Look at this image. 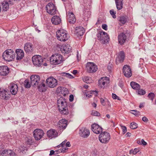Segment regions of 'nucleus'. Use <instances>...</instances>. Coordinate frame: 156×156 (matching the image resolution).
Here are the masks:
<instances>
[{
  "label": "nucleus",
  "mask_w": 156,
  "mask_h": 156,
  "mask_svg": "<svg viewBox=\"0 0 156 156\" xmlns=\"http://www.w3.org/2000/svg\"><path fill=\"white\" fill-rule=\"evenodd\" d=\"M57 103L58 109L61 114L67 115L69 114L67 101L65 98L62 97L58 99Z\"/></svg>",
  "instance_id": "1"
},
{
  "label": "nucleus",
  "mask_w": 156,
  "mask_h": 156,
  "mask_svg": "<svg viewBox=\"0 0 156 156\" xmlns=\"http://www.w3.org/2000/svg\"><path fill=\"white\" fill-rule=\"evenodd\" d=\"M50 63L53 65H57L61 63L62 62V56L58 54L52 55L50 58Z\"/></svg>",
  "instance_id": "2"
},
{
  "label": "nucleus",
  "mask_w": 156,
  "mask_h": 156,
  "mask_svg": "<svg viewBox=\"0 0 156 156\" xmlns=\"http://www.w3.org/2000/svg\"><path fill=\"white\" fill-rule=\"evenodd\" d=\"M56 36L57 39L61 41H65L69 38V36L67 32L63 30L60 29L56 32Z\"/></svg>",
  "instance_id": "3"
},
{
  "label": "nucleus",
  "mask_w": 156,
  "mask_h": 156,
  "mask_svg": "<svg viewBox=\"0 0 156 156\" xmlns=\"http://www.w3.org/2000/svg\"><path fill=\"white\" fill-rule=\"evenodd\" d=\"M2 57L6 61H12L15 57V52L11 49L6 50L3 54Z\"/></svg>",
  "instance_id": "4"
},
{
  "label": "nucleus",
  "mask_w": 156,
  "mask_h": 156,
  "mask_svg": "<svg viewBox=\"0 0 156 156\" xmlns=\"http://www.w3.org/2000/svg\"><path fill=\"white\" fill-rule=\"evenodd\" d=\"M97 37L98 40L101 41L103 44L108 42L109 41L108 35L107 33L103 31H99L97 34Z\"/></svg>",
  "instance_id": "5"
},
{
  "label": "nucleus",
  "mask_w": 156,
  "mask_h": 156,
  "mask_svg": "<svg viewBox=\"0 0 156 156\" xmlns=\"http://www.w3.org/2000/svg\"><path fill=\"white\" fill-rule=\"evenodd\" d=\"M110 139V134L107 132H102L99 136V140L102 143H107Z\"/></svg>",
  "instance_id": "6"
},
{
  "label": "nucleus",
  "mask_w": 156,
  "mask_h": 156,
  "mask_svg": "<svg viewBox=\"0 0 156 156\" xmlns=\"http://www.w3.org/2000/svg\"><path fill=\"white\" fill-rule=\"evenodd\" d=\"M46 9L47 12L51 15H54L58 12L56 7L52 2L49 3L46 5Z\"/></svg>",
  "instance_id": "7"
},
{
  "label": "nucleus",
  "mask_w": 156,
  "mask_h": 156,
  "mask_svg": "<svg viewBox=\"0 0 156 156\" xmlns=\"http://www.w3.org/2000/svg\"><path fill=\"white\" fill-rule=\"evenodd\" d=\"M44 59L40 55H36L32 58V61L33 64L36 66L40 67L42 65Z\"/></svg>",
  "instance_id": "8"
},
{
  "label": "nucleus",
  "mask_w": 156,
  "mask_h": 156,
  "mask_svg": "<svg viewBox=\"0 0 156 156\" xmlns=\"http://www.w3.org/2000/svg\"><path fill=\"white\" fill-rule=\"evenodd\" d=\"M46 85L48 87L53 88L56 86L58 84V81L52 77L48 78L46 80Z\"/></svg>",
  "instance_id": "9"
},
{
  "label": "nucleus",
  "mask_w": 156,
  "mask_h": 156,
  "mask_svg": "<svg viewBox=\"0 0 156 156\" xmlns=\"http://www.w3.org/2000/svg\"><path fill=\"white\" fill-rule=\"evenodd\" d=\"M44 134L43 131L41 129H36L33 132L34 136L36 140H40Z\"/></svg>",
  "instance_id": "10"
},
{
  "label": "nucleus",
  "mask_w": 156,
  "mask_h": 156,
  "mask_svg": "<svg viewBox=\"0 0 156 156\" xmlns=\"http://www.w3.org/2000/svg\"><path fill=\"white\" fill-rule=\"evenodd\" d=\"M122 71L124 76L127 78H129L132 76V71L129 66L125 65L122 68Z\"/></svg>",
  "instance_id": "11"
},
{
  "label": "nucleus",
  "mask_w": 156,
  "mask_h": 156,
  "mask_svg": "<svg viewBox=\"0 0 156 156\" xmlns=\"http://www.w3.org/2000/svg\"><path fill=\"white\" fill-rule=\"evenodd\" d=\"M31 84L33 86H38L40 80V76L37 75H32L30 77Z\"/></svg>",
  "instance_id": "12"
},
{
  "label": "nucleus",
  "mask_w": 156,
  "mask_h": 156,
  "mask_svg": "<svg viewBox=\"0 0 156 156\" xmlns=\"http://www.w3.org/2000/svg\"><path fill=\"white\" fill-rule=\"evenodd\" d=\"M18 86L14 83H10L9 85L8 88L10 93L12 95H15L18 91Z\"/></svg>",
  "instance_id": "13"
},
{
  "label": "nucleus",
  "mask_w": 156,
  "mask_h": 156,
  "mask_svg": "<svg viewBox=\"0 0 156 156\" xmlns=\"http://www.w3.org/2000/svg\"><path fill=\"white\" fill-rule=\"evenodd\" d=\"M86 68L87 72L89 73L95 72L98 69L97 66L93 63L92 62L87 63Z\"/></svg>",
  "instance_id": "14"
},
{
  "label": "nucleus",
  "mask_w": 156,
  "mask_h": 156,
  "mask_svg": "<svg viewBox=\"0 0 156 156\" xmlns=\"http://www.w3.org/2000/svg\"><path fill=\"white\" fill-rule=\"evenodd\" d=\"M10 95V94L9 91L0 88V96L3 99L8 100L9 98Z\"/></svg>",
  "instance_id": "15"
},
{
  "label": "nucleus",
  "mask_w": 156,
  "mask_h": 156,
  "mask_svg": "<svg viewBox=\"0 0 156 156\" xmlns=\"http://www.w3.org/2000/svg\"><path fill=\"white\" fill-rule=\"evenodd\" d=\"M67 120L65 119H62L59 121L57 126L60 130L62 131L66 129L67 125Z\"/></svg>",
  "instance_id": "16"
},
{
  "label": "nucleus",
  "mask_w": 156,
  "mask_h": 156,
  "mask_svg": "<svg viewBox=\"0 0 156 156\" xmlns=\"http://www.w3.org/2000/svg\"><path fill=\"white\" fill-rule=\"evenodd\" d=\"M91 128L92 131L95 133L99 134L102 132V128L97 124H93L92 125Z\"/></svg>",
  "instance_id": "17"
},
{
  "label": "nucleus",
  "mask_w": 156,
  "mask_h": 156,
  "mask_svg": "<svg viewBox=\"0 0 156 156\" xmlns=\"http://www.w3.org/2000/svg\"><path fill=\"white\" fill-rule=\"evenodd\" d=\"M125 58V55L124 52L122 51H120L117 57L116 58V64H117L119 63L122 62L124 60Z\"/></svg>",
  "instance_id": "18"
},
{
  "label": "nucleus",
  "mask_w": 156,
  "mask_h": 156,
  "mask_svg": "<svg viewBox=\"0 0 156 156\" xmlns=\"http://www.w3.org/2000/svg\"><path fill=\"white\" fill-rule=\"evenodd\" d=\"M24 50L26 53H30L34 51V47L33 44L30 43H27L24 45Z\"/></svg>",
  "instance_id": "19"
},
{
  "label": "nucleus",
  "mask_w": 156,
  "mask_h": 156,
  "mask_svg": "<svg viewBox=\"0 0 156 156\" xmlns=\"http://www.w3.org/2000/svg\"><path fill=\"white\" fill-rule=\"evenodd\" d=\"M9 73V69L6 66H0V75L3 76L7 75Z\"/></svg>",
  "instance_id": "20"
},
{
  "label": "nucleus",
  "mask_w": 156,
  "mask_h": 156,
  "mask_svg": "<svg viewBox=\"0 0 156 156\" xmlns=\"http://www.w3.org/2000/svg\"><path fill=\"white\" fill-rule=\"evenodd\" d=\"M90 134L89 130L86 128H82L80 130V136L84 138L87 137Z\"/></svg>",
  "instance_id": "21"
},
{
  "label": "nucleus",
  "mask_w": 156,
  "mask_h": 156,
  "mask_svg": "<svg viewBox=\"0 0 156 156\" xmlns=\"http://www.w3.org/2000/svg\"><path fill=\"white\" fill-rule=\"evenodd\" d=\"M60 50L62 53L68 54L71 51V48L70 46L68 47L66 45H62L61 47Z\"/></svg>",
  "instance_id": "22"
},
{
  "label": "nucleus",
  "mask_w": 156,
  "mask_h": 156,
  "mask_svg": "<svg viewBox=\"0 0 156 156\" xmlns=\"http://www.w3.org/2000/svg\"><path fill=\"white\" fill-rule=\"evenodd\" d=\"M67 17L68 21L70 23L74 24L76 22L75 16L72 12H68Z\"/></svg>",
  "instance_id": "23"
},
{
  "label": "nucleus",
  "mask_w": 156,
  "mask_h": 156,
  "mask_svg": "<svg viewBox=\"0 0 156 156\" xmlns=\"http://www.w3.org/2000/svg\"><path fill=\"white\" fill-rule=\"evenodd\" d=\"M85 30L84 28L81 26L76 27V28L75 32L77 36H82L84 33Z\"/></svg>",
  "instance_id": "24"
},
{
  "label": "nucleus",
  "mask_w": 156,
  "mask_h": 156,
  "mask_svg": "<svg viewBox=\"0 0 156 156\" xmlns=\"http://www.w3.org/2000/svg\"><path fill=\"white\" fill-rule=\"evenodd\" d=\"M58 133L54 129H50L47 132V136L51 138L55 137L58 136Z\"/></svg>",
  "instance_id": "25"
},
{
  "label": "nucleus",
  "mask_w": 156,
  "mask_h": 156,
  "mask_svg": "<svg viewBox=\"0 0 156 156\" xmlns=\"http://www.w3.org/2000/svg\"><path fill=\"white\" fill-rule=\"evenodd\" d=\"M126 36L123 33L120 34L118 36V41L121 44H123L125 42Z\"/></svg>",
  "instance_id": "26"
},
{
  "label": "nucleus",
  "mask_w": 156,
  "mask_h": 156,
  "mask_svg": "<svg viewBox=\"0 0 156 156\" xmlns=\"http://www.w3.org/2000/svg\"><path fill=\"white\" fill-rule=\"evenodd\" d=\"M16 52L17 54L16 59L20 60L22 59L24 55L23 51L21 49H18L16 50Z\"/></svg>",
  "instance_id": "27"
},
{
  "label": "nucleus",
  "mask_w": 156,
  "mask_h": 156,
  "mask_svg": "<svg viewBox=\"0 0 156 156\" xmlns=\"http://www.w3.org/2000/svg\"><path fill=\"white\" fill-rule=\"evenodd\" d=\"M51 21L53 24L54 25H58L61 22V19L57 16H54L52 18Z\"/></svg>",
  "instance_id": "28"
},
{
  "label": "nucleus",
  "mask_w": 156,
  "mask_h": 156,
  "mask_svg": "<svg viewBox=\"0 0 156 156\" xmlns=\"http://www.w3.org/2000/svg\"><path fill=\"white\" fill-rule=\"evenodd\" d=\"M107 77H101L98 80V85L101 87H104L106 83H107Z\"/></svg>",
  "instance_id": "29"
},
{
  "label": "nucleus",
  "mask_w": 156,
  "mask_h": 156,
  "mask_svg": "<svg viewBox=\"0 0 156 156\" xmlns=\"http://www.w3.org/2000/svg\"><path fill=\"white\" fill-rule=\"evenodd\" d=\"M2 9L4 11H6L9 9V4L7 2L4 1L2 3Z\"/></svg>",
  "instance_id": "30"
},
{
  "label": "nucleus",
  "mask_w": 156,
  "mask_h": 156,
  "mask_svg": "<svg viewBox=\"0 0 156 156\" xmlns=\"http://www.w3.org/2000/svg\"><path fill=\"white\" fill-rule=\"evenodd\" d=\"M130 85L133 89L136 90L140 88V86L139 84L133 81L130 83Z\"/></svg>",
  "instance_id": "31"
},
{
  "label": "nucleus",
  "mask_w": 156,
  "mask_h": 156,
  "mask_svg": "<svg viewBox=\"0 0 156 156\" xmlns=\"http://www.w3.org/2000/svg\"><path fill=\"white\" fill-rule=\"evenodd\" d=\"M115 2L117 9L118 10L122 9L123 5L122 0H115Z\"/></svg>",
  "instance_id": "32"
},
{
  "label": "nucleus",
  "mask_w": 156,
  "mask_h": 156,
  "mask_svg": "<svg viewBox=\"0 0 156 156\" xmlns=\"http://www.w3.org/2000/svg\"><path fill=\"white\" fill-rule=\"evenodd\" d=\"M39 90L41 92H44L46 90V86L45 84L41 83L37 86Z\"/></svg>",
  "instance_id": "33"
},
{
  "label": "nucleus",
  "mask_w": 156,
  "mask_h": 156,
  "mask_svg": "<svg viewBox=\"0 0 156 156\" xmlns=\"http://www.w3.org/2000/svg\"><path fill=\"white\" fill-rule=\"evenodd\" d=\"M32 139L30 137H26L25 139V143L26 144L31 145L33 143Z\"/></svg>",
  "instance_id": "34"
},
{
  "label": "nucleus",
  "mask_w": 156,
  "mask_h": 156,
  "mask_svg": "<svg viewBox=\"0 0 156 156\" xmlns=\"http://www.w3.org/2000/svg\"><path fill=\"white\" fill-rule=\"evenodd\" d=\"M119 20L122 24H124L127 21V19L126 16H122L119 18Z\"/></svg>",
  "instance_id": "35"
},
{
  "label": "nucleus",
  "mask_w": 156,
  "mask_h": 156,
  "mask_svg": "<svg viewBox=\"0 0 156 156\" xmlns=\"http://www.w3.org/2000/svg\"><path fill=\"white\" fill-rule=\"evenodd\" d=\"M24 87L26 88H29L31 86V83H30V81L28 79L26 80L24 82Z\"/></svg>",
  "instance_id": "36"
},
{
  "label": "nucleus",
  "mask_w": 156,
  "mask_h": 156,
  "mask_svg": "<svg viewBox=\"0 0 156 156\" xmlns=\"http://www.w3.org/2000/svg\"><path fill=\"white\" fill-rule=\"evenodd\" d=\"M90 12L89 11L85 12L83 14V18L85 20H87L90 17Z\"/></svg>",
  "instance_id": "37"
},
{
  "label": "nucleus",
  "mask_w": 156,
  "mask_h": 156,
  "mask_svg": "<svg viewBox=\"0 0 156 156\" xmlns=\"http://www.w3.org/2000/svg\"><path fill=\"white\" fill-rule=\"evenodd\" d=\"M26 148V147H25L20 146L17 148V149H16V150H17L20 153H23L25 152Z\"/></svg>",
  "instance_id": "38"
},
{
  "label": "nucleus",
  "mask_w": 156,
  "mask_h": 156,
  "mask_svg": "<svg viewBox=\"0 0 156 156\" xmlns=\"http://www.w3.org/2000/svg\"><path fill=\"white\" fill-rule=\"evenodd\" d=\"M62 75L65 77H66L67 78H73V76L70 74L67 73H62Z\"/></svg>",
  "instance_id": "39"
},
{
  "label": "nucleus",
  "mask_w": 156,
  "mask_h": 156,
  "mask_svg": "<svg viewBox=\"0 0 156 156\" xmlns=\"http://www.w3.org/2000/svg\"><path fill=\"white\" fill-rule=\"evenodd\" d=\"M130 127L132 129H135L137 127V124L134 122H132L130 125Z\"/></svg>",
  "instance_id": "40"
},
{
  "label": "nucleus",
  "mask_w": 156,
  "mask_h": 156,
  "mask_svg": "<svg viewBox=\"0 0 156 156\" xmlns=\"http://www.w3.org/2000/svg\"><path fill=\"white\" fill-rule=\"evenodd\" d=\"M8 151V150H3L0 153V156H7Z\"/></svg>",
  "instance_id": "41"
},
{
  "label": "nucleus",
  "mask_w": 156,
  "mask_h": 156,
  "mask_svg": "<svg viewBox=\"0 0 156 156\" xmlns=\"http://www.w3.org/2000/svg\"><path fill=\"white\" fill-rule=\"evenodd\" d=\"M138 90V94L140 95H144L145 93V91L144 90L142 89H140V88L139 90Z\"/></svg>",
  "instance_id": "42"
},
{
  "label": "nucleus",
  "mask_w": 156,
  "mask_h": 156,
  "mask_svg": "<svg viewBox=\"0 0 156 156\" xmlns=\"http://www.w3.org/2000/svg\"><path fill=\"white\" fill-rule=\"evenodd\" d=\"M110 13L113 18H116L115 15L116 12V11H114L113 9L110 10Z\"/></svg>",
  "instance_id": "43"
},
{
  "label": "nucleus",
  "mask_w": 156,
  "mask_h": 156,
  "mask_svg": "<svg viewBox=\"0 0 156 156\" xmlns=\"http://www.w3.org/2000/svg\"><path fill=\"white\" fill-rule=\"evenodd\" d=\"M7 156H16L15 153L12 151L8 150Z\"/></svg>",
  "instance_id": "44"
},
{
  "label": "nucleus",
  "mask_w": 156,
  "mask_h": 156,
  "mask_svg": "<svg viewBox=\"0 0 156 156\" xmlns=\"http://www.w3.org/2000/svg\"><path fill=\"white\" fill-rule=\"evenodd\" d=\"M91 92H92V93H91L90 94H86V96L87 97H88L89 98H90L91 96H92V94H93V93L94 94V93L95 92V96H96L98 94V92L96 91H93Z\"/></svg>",
  "instance_id": "45"
},
{
  "label": "nucleus",
  "mask_w": 156,
  "mask_h": 156,
  "mask_svg": "<svg viewBox=\"0 0 156 156\" xmlns=\"http://www.w3.org/2000/svg\"><path fill=\"white\" fill-rule=\"evenodd\" d=\"M154 96V94L153 93H150L148 94V97L152 101L153 100Z\"/></svg>",
  "instance_id": "46"
},
{
  "label": "nucleus",
  "mask_w": 156,
  "mask_h": 156,
  "mask_svg": "<svg viewBox=\"0 0 156 156\" xmlns=\"http://www.w3.org/2000/svg\"><path fill=\"white\" fill-rule=\"evenodd\" d=\"M91 114L94 116H99L100 115V113L96 111H93Z\"/></svg>",
  "instance_id": "47"
},
{
  "label": "nucleus",
  "mask_w": 156,
  "mask_h": 156,
  "mask_svg": "<svg viewBox=\"0 0 156 156\" xmlns=\"http://www.w3.org/2000/svg\"><path fill=\"white\" fill-rule=\"evenodd\" d=\"M67 90V89L66 88L63 87V89L61 90L62 92H60V93L63 95L64 96H66V91Z\"/></svg>",
  "instance_id": "48"
},
{
  "label": "nucleus",
  "mask_w": 156,
  "mask_h": 156,
  "mask_svg": "<svg viewBox=\"0 0 156 156\" xmlns=\"http://www.w3.org/2000/svg\"><path fill=\"white\" fill-rule=\"evenodd\" d=\"M83 80L84 82L86 83H89V77L88 76H85L83 78Z\"/></svg>",
  "instance_id": "49"
},
{
  "label": "nucleus",
  "mask_w": 156,
  "mask_h": 156,
  "mask_svg": "<svg viewBox=\"0 0 156 156\" xmlns=\"http://www.w3.org/2000/svg\"><path fill=\"white\" fill-rule=\"evenodd\" d=\"M63 89V87H58L56 90V92L58 93H60V92H62L61 91L62 90V89Z\"/></svg>",
  "instance_id": "50"
},
{
  "label": "nucleus",
  "mask_w": 156,
  "mask_h": 156,
  "mask_svg": "<svg viewBox=\"0 0 156 156\" xmlns=\"http://www.w3.org/2000/svg\"><path fill=\"white\" fill-rule=\"evenodd\" d=\"M121 128L122 129V131L123 134H125L127 131V129L126 126H122Z\"/></svg>",
  "instance_id": "51"
},
{
  "label": "nucleus",
  "mask_w": 156,
  "mask_h": 156,
  "mask_svg": "<svg viewBox=\"0 0 156 156\" xmlns=\"http://www.w3.org/2000/svg\"><path fill=\"white\" fill-rule=\"evenodd\" d=\"M131 111L134 112H131L132 114H133L135 115H137L140 113V112L139 111H137L136 110H132Z\"/></svg>",
  "instance_id": "52"
},
{
  "label": "nucleus",
  "mask_w": 156,
  "mask_h": 156,
  "mask_svg": "<svg viewBox=\"0 0 156 156\" xmlns=\"http://www.w3.org/2000/svg\"><path fill=\"white\" fill-rule=\"evenodd\" d=\"M67 142V140H64L62 143H61L58 146V147H60L61 146L62 147H63V146L65 145V144L66 143V142Z\"/></svg>",
  "instance_id": "53"
},
{
  "label": "nucleus",
  "mask_w": 156,
  "mask_h": 156,
  "mask_svg": "<svg viewBox=\"0 0 156 156\" xmlns=\"http://www.w3.org/2000/svg\"><path fill=\"white\" fill-rule=\"evenodd\" d=\"M102 28L103 29L107 30V25L106 24H103L102 25Z\"/></svg>",
  "instance_id": "54"
},
{
  "label": "nucleus",
  "mask_w": 156,
  "mask_h": 156,
  "mask_svg": "<svg viewBox=\"0 0 156 156\" xmlns=\"http://www.w3.org/2000/svg\"><path fill=\"white\" fill-rule=\"evenodd\" d=\"M147 144V142L145 141L144 139H142L141 140V145L145 146Z\"/></svg>",
  "instance_id": "55"
},
{
  "label": "nucleus",
  "mask_w": 156,
  "mask_h": 156,
  "mask_svg": "<svg viewBox=\"0 0 156 156\" xmlns=\"http://www.w3.org/2000/svg\"><path fill=\"white\" fill-rule=\"evenodd\" d=\"M133 154L134 155L136 154L139 151V149L136 148H135L134 150H133Z\"/></svg>",
  "instance_id": "56"
},
{
  "label": "nucleus",
  "mask_w": 156,
  "mask_h": 156,
  "mask_svg": "<svg viewBox=\"0 0 156 156\" xmlns=\"http://www.w3.org/2000/svg\"><path fill=\"white\" fill-rule=\"evenodd\" d=\"M74 99V97L71 94L69 96V100L70 101L72 102L73 101Z\"/></svg>",
  "instance_id": "57"
},
{
  "label": "nucleus",
  "mask_w": 156,
  "mask_h": 156,
  "mask_svg": "<svg viewBox=\"0 0 156 156\" xmlns=\"http://www.w3.org/2000/svg\"><path fill=\"white\" fill-rule=\"evenodd\" d=\"M142 120L145 122H147L148 121L147 118L145 116L142 118Z\"/></svg>",
  "instance_id": "58"
},
{
  "label": "nucleus",
  "mask_w": 156,
  "mask_h": 156,
  "mask_svg": "<svg viewBox=\"0 0 156 156\" xmlns=\"http://www.w3.org/2000/svg\"><path fill=\"white\" fill-rule=\"evenodd\" d=\"M55 152H56V153L57 152L58 150H56L55 151H54L53 150H51L50 151V153L49 154V155H51L53 154H54Z\"/></svg>",
  "instance_id": "59"
},
{
  "label": "nucleus",
  "mask_w": 156,
  "mask_h": 156,
  "mask_svg": "<svg viewBox=\"0 0 156 156\" xmlns=\"http://www.w3.org/2000/svg\"><path fill=\"white\" fill-rule=\"evenodd\" d=\"M112 97L114 99H119V98H117V97L118 98L119 97H117V96L115 94H112Z\"/></svg>",
  "instance_id": "60"
},
{
  "label": "nucleus",
  "mask_w": 156,
  "mask_h": 156,
  "mask_svg": "<svg viewBox=\"0 0 156 156\" xmlns=\"http://www.w3.org/2000/svg\"><path fill=\"white\" fill-rule=\"evenodd\" d=\"M104 101L105 100L104 99H103L102 98H101L100 99V101L102 105H105V104L104 103Z\"/></svg>",
  "instance_id": "61"
},
{
  "label": "nucleus",
  "mask_w": 156,
  "mask_h": 156,
  "mask_svg": "<svg viewBox=\"0 0 156 156\" xmlns=\"http://www.w3.org/2000/svg\"><path fill=\"white\" fill-rule=\"evenodd\" d=\"M66 147H70L71 146L70 143L69 142H67L66 144Z\"/></svg>",
  "instance_id": "62"
},
{
  "label": "nucleus",
  "mask_w": 156,
  "mask_h": 156,
  "mask_svg": "<svg viewBox=\"0 0 156 156\" xmlns=\"http://www.w3.org/2000/svg\"><path fill=\"white\" fill-rule=\"evenodd\" d=\"M68 149L67 148H66L65 147V148H62V150H61V152H65L66 150H67Z\"/></svg>",
  "instance_id": "63"
},
{
  "label": "nucleus",
  "mask_w": 156,
  "mask_h": 156,
  "mask_svg": "<svg viewBox=\"0 0 156 156\" xmlns=\"http://www.w3.org/2000/svg\"><path fill=\"white\" fill-rule=\"evenodd\" d=\"M77 73V70H74L73 71V73L74 74H76Z\"/></svg>",
  "instance_id": "64"
}]
</instances>
